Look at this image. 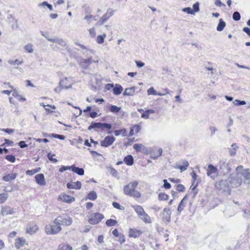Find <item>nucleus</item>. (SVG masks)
<instances>
[{
	"mask_svg": "<svg viewBox=\"0 0 250 250\" xmlns=\"http://www.w3.org/2000/svg\"><path fill=\"white\" fill-rule=\"evenodd\" d=\"M8 198V194L6 193L0 194V204L4 203Z\"/></svg>",
	"mask_w": 250,
	"mask_h": 250,
	"instance_id": "41",
	"label": "nucleus"
},
{
	"mask_svg": "<svg viewBox=\"0 0 250 250\" xmlns=\"http://www.w3.org/2000/svg\"><path fill=\"white\" fill-rule=\"evenodd\" d=\"M15 213V211L13 208H11L9 206H5L2 207L1 210V214L2 215H5L7 214H13Z\"/></svg>",
	"mask_w": 250,
	"mask_h": 250,
	"instance_id": "15",
	"label": "nucleus"
},
{
	"mask_svg": "<svg viewBox=\"0 0 250 250\" xmlns=\"http://www.w3.org/2000/svg\"><path fill=\"white\" fill-rule=\"evenodd\" d=\"M5 159L11 163H14L16 161L15 157L12 154L8 155L5 157Z\"/></svg>",
	"mask_w": 250,
	"mask_h": 250,
	"instance_id": "46",
	"label": "nucleus"
},
{
	"mask_svg": "<svg viewBox=\"0 0 250 250\" xmlns=\"http://www.w3.org/2000/svg\"><path fill=\"white\" fill-rule=\"evenodd\" d=\"M112 127V125L108 123H102V126L101 128V129L104 130V129H107V130H110Z\"/></svg>",
	"mask_w": 250,
	"mask_h": 250,
	"instance_id": "47",
	"label": "nucleus"
},
{
	"mask_svg": "<svg viewBox=\"0 0 250 250\" xmlns=\"http://www.w3.org/2000/svg\"><path fill=\"white\" fill-rule=\"evenodd\" d=\"M243 170V166H239L236 168V173L230 174L228 181L231 187L237 188L242 184Z\"/></svg>",
	"mask_w": 250,
	"mask_h": 250,
	"instance_id": "1",
	"label": "nucleus"
},
{
	"mask_svg": "<svg viewBox=\"0 0 250 250\" xmlns=\"http://www.w3.org/2000/svg\"><path fill=\"white\" fill-rule=\"evenodd\" d=\"M114 134L116 136H118L121 134H122L123 136H125L127 135V131L124 128L122 129L114 131Z\"/></svg>",
	"mask_w": 250,
	"mask_h": 250,
	"instance_id": "35",
	"label": "nucleus"
},
{
	"mask_svg": "<svg viewBox=\"0 0 250 250\" xmlns=\"http://www.w3.org/2000/svg\"><path fill=\"white\" fill-rule=\"evenodd\" d=\"M209 129L210 130V136H213L215 132L217 130V128L214 126H210Z\"/></svg>",
	"mask_w": 250,
	"mask_h": 250,
	"instance_id": "62",
	"label": "nucleus"
},
{
	"mask_svg": "<svg viewBox=\"0 0 250 250\" xmlns=\"http://www.w3.org/2000/svg\"><path fill=\"white\" fill-rule=\"evenodd\" d=\"M105 224L108 227L114 226L117 224V221L112 219H109L106 221Z\"/></svg>",
	"mask_w": 250,
	"mask_h": 250,
	"instance_id": "39",
	"label": "nucleus"
},
{
	"mask_svg": "<svg viewBox=\"0 0 250 250\" xmlns=\"http://www.w3.org/2000/svg\"><path fill=\"white\" fill-rule=\"evenodd\" d=\"M114 12V11L111 9H108L107 12L101 17L103 21L105 22L107 21L113 15Z\"/></svg>",
	"mask_w": 250,
	"mask_h": 250,
	"instance_id": "20",
	"label": "nucleus"
},
{
	"mask_svg": "<svg viewBox=\"0 0 250 250\" xmlns=\"http://www.w3.org/2000/svg\"><path fill=\"white\" fill-rule=\"evenodd\" d=\"M193 9L192 10L194 12V13L199 11V3L198 2H196L193 5Z\"/></svg>",
	"mask_w": 250,
	"mask_h": 250,
	"instance_id": "53",
	"label": "nucleus"
},
{
	"mask_svg": "<svg viewBox=\"0 0 250 250\" xmlns=\"http://www.w3.org/2000/svg\"><path fill=\"white\" fill-rule=\"evenodd\" d=\"M8 63L11 64V65H15V64H17V65H20V64H21L22 63V61H19V60L18 59H16V60L15 61H13V60H9L8 61Z\"/></svg>",
	"mask_w": 250,
	"mask_h": 250,
	"instance_id": "45",
	"label": "nucleus"
},
{
	"mask_svg": "<svg viewBox=\"0 0 250 250\" xmlns=\"http://www.w3.org/2000/svg\"><path fill=\"white\" fill-rule=\"evenodd\" d=\"M96 62L95 60L92 59L91 57H90L86 59H82L80 62V65L83 69H87L90 64Z\"/></svg>",
	"mask_w": 250,
	"mask_h": 250,
	"instance_id": "11",
	"label": "nucleus"
},
{
	"mask_svg": "<svg viewBox=\"0 0 250 250\" xmlns=\"http://www.w3.org/2000/svg\"><path fill=\"white\" fill-rule=\"evenodd\" d=\"M17 174L16 173L8 174L2 177V180L5 182H9L14 180L17 177Z\"/></svg>",
	"mask_w": 250,
	"mask_h": 250,
	"instance_id": "21",
	"label": "nucleus"
},
{
	"mask_svg": "<svg viewBox=\"0 0 250 250\" xmlns=\"http://www.w3.org/2000/svg\"><path fill=\"white\" fill-rule=\"evenodd\" d=\"M55 155V154H53L51 152H49L47 154V158H48V159L51 162L54 163H57L58 162L57 159L53 158V157Z\"/></svg>",
	"mask_w": 250,
	"mask_h": 250,
	"instance_id": "44",
	"label": "nucleus"
},
{
	"mask_svg": "<svg viewBox=\"0 0 250 250\" xmlns=\"http://www.w3.org/2000/svg\"><path fill=\"white\" fill-rule=\"evenodd\" d=\"M144 222L146 223H150L151 219L148 214L145 212L144 214H142V215L139 216Z\"/></svg>",
	"mask_w": 250,
	"mask_h": 250,
	"instance_id": "31",
	"label": "nucleus"
},
{
	"mask_svg": "<svg viewBox=\"0 0 250 250\" xmlns=\"http://www.w3.org/2000/svg\"><path fill=\"white\" fill-rule=\"evenodd\" d=\"M163 182H164L163 187L164 188H165L166 189H169L171 188L170 184L168 183L166 179H164L163 180Z\"/></svg>",
	"mask_w": 250,
	"mask_h": 250,
	"instance_id": "58",
	"label": "nucleus"
},
{
	"mask_svg": "<svg viewBox=\"0 0 250 250\" xmlns=\"http://www.w3.org/2000/svg\"><path fill=\"white\" fill-rule=\"evenodd\" d=\"M142 145L140 144H135L133 146V148L137 151H140Z\"/></svg>",
	"mask_w": 250,
	"mask_h": 250,
	"instance_id": "59",
	"label": "nucleus"
},
{
	"mask_svg": "<svg viewBox=\"0 0 250 250\" xmlns=\"http://www.w3.org/2000/svg\"><path fill=\"white\" fill-rule=\"evenodd\" d=\"M55 222L60 223V225L66 226H70L72 223V219L71 217L63 218L62 216H59L55 219Z\"/></svg>",
	"mask_w": 250,
	"mask_h": 250,
	"instance_id": "6",
	"label": "nucleus"
},
{
	"mask_svg": "<svg viewBox=\"0 0 250 250\" xmlns=\"http://www.w3.org/2000/svg\"><path fill=\"white\" fill-rule=\"evenodd\" d=\"M38 230V227L36 224L29 225L26 229V232L30 234L35 233Z\"/></svg>",
	"mask_w": 250,
	"mask_h": 250,
	"instance_id": "16",
	"label": "nucleus"
},
{
	"mask_svg": "<svg viewBox=\"0 0 250 250\" xmlns=\"http://www.w3.org/2000/svg\"><path fill=\"white\" fill-rule=\"evenodd\" d=\"M25 243V240L23 238H19L18 239L16 240L15 243V247L17 249H20L21 247H23L24 244Z\"/></svg>",
	"mask_w": 250,
	"mask_h": 250,
	"instance_id": "28",
	"label": "nucleus"
},
{
	"mask_svg": "<svg viewBox=\"0 0 250 250\" xmlns=\"http://www.w3.org/2000/svg\"><path fill=\"white\" fill-rule=\"evenodd\" d=\"M141 234L140 230H135L132 229H130L129 230L128 236L129 237L137 238Z\"/></svg>",
	"mask_w": 250,
	"mask_h": 250,
	"instance_id": "25",
	"label": "nucleus"
},
{
	"mask_svg": "<svg viewBox=\"0 0 250 250\" xmlns=\"http://www.w3.org/2000/svg\"><path fill=\"white\" fill-rule=\"evenodd\" d=\"M232 19L235 21H238L241 19V15L238 11H235L233 13Z\"/></svg>",
	"mask_w": 250,
	"mask_h": 250,
	"instance_id": "43",
	"label": "nucleus"
},
{
	"mask_svg": "<svg viewBox=\"0 0 250 250\" xmlns=\"http://www.w3.org/2000/svg\"><path fill=\"white\" fill-rule=\"evenodd\" d=\"M184 12L187 13L188 14L194 15V12L191 9L190 7H186L182 9Z\"/></svg>",
	"mask_w": 250,
	"mask_h": 250,
	"instance_id": "48",
	"label": "nucleus"
},
{
	"mask_svg": "<svg viewBox=\"0 0 250 250\" xmlns=\"http://www.w3.org/2000/svg\"><path fill=\"white\" fill-rule=\"evenodd\" d=\"M51 136H52L54 138H58L60 140H64L65 138V136L62 135H60V134H57L55 133H52L50 135Z\"/></svg>",
	"mask_w": 250,
	"mask_h": 250,
	"instance_id": "54",
	"label": "nucleus"
},
{
	"mask_svg": "<svg viewBox=\"0 0 250 250\" xmlns=\"http://www.w3.org/2000/svg\"><path fill=\"white\" fill-rule=\"evenodd\" d=\"M123 90V87L119 84H116L113 88V93L116 95L120 94Z\"/></svg>",
	"mask_w": 250,
	"mask_h": 250,
	"instance_id": "23",
	"label": "nucleus"
},
{
	"mask_svg": "<svg viewBox=\"0 0 250 250\" xmlns=\"http://www.w3.org/2000/svg\"><path fill=\"white\" fill-rule=\"evenodd\" d=\"M97 198V195L95 191H91L87 195L86 198L90 200H95Z\"/></svg>",
	"mask_w": 250,
	"mask_h": 250,
	"instance_id": "33",
	"label": "nucleus"
},
{
	"mask_svg": "<svg viewBox=\"0 0 250 250\" xmlns=\"http://www.w3.org/2000/svg\"><path fill=\"white\" fill-rule=\"evenodd\" d=\"M104 218V215L99 212L92 213L89 218L88 221L92 225L98 224Z\"/></svg>",
	"mask_w": 250,
	"mask_h": 250,
	"instance_id": "4",
	"label": "nucleus"
},
{
	"mask_svg": "<svg viewBox=\"0 0 250 250\" xmlns=\"http://www.w3.org/2000/svg\"><path fill=\"white\" fill-rule=\"evenodd\" d=\"M226 22L223 20L222 19H220L219 23L216 27V30L218 31H222L226 26Z\"/></svg>",
	"mask_w": 250,
	"mask_h": 250,
	"instance_id": "29",
	"label": "nucleus"
},
{
	"mask_svg": "<svg viewBox=\"0 0 250 250\" xmlns=\"http://www.w3.org/2000/svg\"><path fill=\"white\" fill-rule=\"evenodd\" d=\"M72 166H62L60 169L59 171L60 172H63V171L66 170H72Z\"/></svg>",
	"mask_w": 250,
	"mask_h": 250,
	"instance_id": "55",
	"label": "nucleus"
},
{
	"mask_svg": "<svg viewBox=\"0 0 250 250\" xmlns=\"http://www.w3.org/2000/svg\"><path fill=\"white\" fill-rule=\"evenodd\" d=\"M124 162L128 166H132L134 163V159L131 155H128L124 159Z\"/></svg>",
	"mask_w": 250,
	"mask_h": 250,
	"instance_id": "22",
	"label": "nucleus"
},
{
	"mask_svg": "<svg viewBox=\"0 0 250 250\" xmlns=\"http://www.w3.org/2000/svg\"><path fill=\"white\" fill-rule=\"evenodd\" d=\"M59 198L63 202L69 203H71L75 200V198L74 197H71L66 194L61 195L59 196Z\"/></svg>",
	"mask_w": 250,
	"mask_h": 250,
	"instance_id": "19",
	"label": "nucleus"
},
{
	"mask_svg": "<svg viewBox=\"0 0 250 250\" xmlns=\"http://www.w3.org/2000/svg\"><path fill=\"white\" fill-rule=\"evenodd\" d=\"M216 187L220 190L227 191L229 190V186L227 180H222L216 183Z\"/></svg>",
	"mask_w": 250,
	"mask_h": 250,
	"instance_id": "7",
	"label": "nucleus"
},
{
	"mask_svg": "<svg viewBox=\"0 0 250 250\" xmlns=\"http://www.w3.org/2000/svg\"><path fill=\"white\" fill-rule=\"evenodd\" d=\"M233 104L237 106L241 105H245L246 103L245 101H240L239 100H235L233 102Z\"/></svg>",
	"mask_w": 250,
	"mask_h": 250,
	"instance_id": "51",
	"label": "nucleus"
},
{
	"mask_svg": "<svg viewBox=\"0 0 250 250\" xmlns=\"http://www.w3.org/2000/svg\"><path fill=\"white\" fill-rule=\"evenodd\" d=\"M219 166L224 175L228 174L231 171V168L229 164L225 160L220 161Z\"/></svg>",
	"mask_w": 250,
	"mask_h": 250,
	"instance_id": "5",
	"label": "nucleus"
},
{
	"mask_svg": "<svg viewBox=\"0 0 250 250\" xmlns=\"http://www.w3.org/2000/svg\"><path fill=\"white\" fill-rule=\"evenodd\" d=\"M18 145L21 148H24L27 146V145L26 144L25 142L23 141L19 142Z\"/></svg>",
	"mask_w": 250,
	"mask_h": 250,
	"instance_id": "61",
	"label": "nucleus"
},
{
	"mask_svg": "<svg viewBox=\"0 0 250 250\" xmlns=\"http://www.w3.org/2000/svg\"><path fill=\"white\" fill-rule=\"evenodd\" d=\"M154 113V111L153 110H152V109L146 110L145 112H144L143 113H142V114L141 115V117L142 118L147 119L149 118L150 114H152Z\"/></svg>",
	"mask_w": 250,
	"mask_h": 250,
	"instance_id": "34",
	"label": "nucleus"
},
{
	"mask_svg": "<svg viewBox=\"0 0 250 250\" xmlns=\"http://www.w3.org/2000/svg\"><path fill=\"white\" fill-rule=\"evenodd\" d=\"M171 213L169 208H165L163 211L162 220L166 223H169L170 221Z\"/></svg>",
	"mask_w": 250,
	"mask_h": 250,
	"instance_id": "12",
	"label": "nucleus"
},
{
	"mask_svg": "<svg viewBox=\"0 0 250 250\" xmlns=\"http://www.w3.org/2000/svg\"><path fill=\"white\" fill-rule=\"evenodd\" d=\"M138 185L137 181H134L125 186L124 190L125 194L136 198L140 197L141 193L136 190Z\"/></svg>",
	"mask_w": 250,
	"mask_h": 250,
	"instance_id": "2",
	"label": "nucleus"
},
{
	"mask_svg": "<svg viewBox=\"0 0 250 250\" xmlns=\"http://www.w3.org/2000/svg\"><path fill=\"white\" fill-rule=\"evenodd\" d=\"M231 148H229V154L231 156H234L236 154V150L238 148L236 143H233Z\"/></svg>",
	"mask_w": 250,
	"mask_h": 250,
	"instance_id": "30",
	"label": "nucleus"
},
{
	"mask_svg": "<svg viewBox=\"0 0 250 250\" xmlns=\"http://www.w3.org/2000/svg\"><path fill=\"white\" fill-rule=\"evenodd\" d=\"M58 250H72V247L68 244H62L59 246Z\"/></svg>",
	"mask_w": 250,
	"mask_h": 250,
	"instance_id": "36",
	"label": "nucleus"
},
{
	"mask_svg": "<svg viewBox=\"0 0 250 250\" xmlns=\"http://www.w3.org/2000/svg\"><path fill=\"white\" fill-rule=\"evenodd\" d=\"M107 108L108 111L115 114L118 113L121 109V107H118L111 104H108Z\"/></svg>",
	"mask_w": 250,
	"mask_h": 250,
	"instance_id": "17",
	"label": "nucleus"
},
{
	"mask_svg": "<svg viewBox=\"0 0 250 250\" xmlns=\"http://www.w3.org/2000/svg\"><path fill=\"white\" fill-rule=\"evenodd\" d=\"M243 31L250 37V28L247 27H244Z\"/></svg>",
	"mask_w": 250,
	"mask_h": 250,
	"instance_id": "64",
	"label": "nucleus"
},
{
	"mask_svg": "<svg viewBox=\"0 0 250 250\" xmlns=\"http://www.w3.org/2000/svg\"><path fill=\"white\" fill-rule=\"evenodd\" d=\"M89 32L91 37H94L96 35L95 29L94 28H92L89 30Z\"/></svg>",
	"mask_w": 250,
	"mask_h": 250,
	"instance_id": "63",
	"label": "nucleus"
},
{
	"mask_svg": "<svg viewBox=\"0 0 250 250\" xmlns=\"http://www.w3.org/2000/svg\"><path fill=\"white\" fill-rule=\"evenodd\" d=\"M118 237H119V239L117 241L119 242L121 244L125 242V236L123 234L120 233Z\"/></svg>",
	"mask_w": 250,
	"mask_h": 250,
	"instance_id": "50",
	"label": "nucleus"
},
{
	"mask_svg": "<svg viewBox=\"0 0 250 250\" xmlns=\"http://www.w3.org/2000/svg\"><path fill=\"white\" fill-rule=\"evenodd\" d=\"M147 92L148 95H155L157 94V92L154 90V89L153 87H150L149 89H148Z\"/></svg>",
	"mask_w": 250,
	"mask_h": 250,
	"instance_id": "57",
	"label": "nucleus"
},
{
	"mask_svg": "<svg viewBox=\"0 0 250 250\" xmlns=\"http://www.w3.org/2000/svg\"><path fill=\"white\" fill-rule=\"evenodd\" d=\"M176 190L179 192H184L185 190V188L183 185L178 184L176 186Z\"/></svg>",
	"mask_w": 250,
	"mask_h": 250,
	"instance_id": "56",
	"label": "nucleus"
},
{
	"mask_svg": "<svg viewBox=\"0 0 250 250\" xmlns=\"http://www.w3.org/2000/svg\"><path fill=\"white\" fill-rule=\"evenodd\" d=\"M33 45L31 43H28L25 46V49L29 53L33 52Z\"/></svg>",
	"mask_w": 250,
	"mask_h": 250,
	"instance_id": "49",
	"label": "nucleus"
},
{
	"mask_svg": "<svg viewBox=\"0 0 250 250\" xmlns=\"http://www.w3.org/2000/svg\"><path fill=\"white\" fill-rule=\"evenodd\" d=\"M168 195L165 193L161 192L158 195V199L161 201H166L168 198Z\"/></svg>",
	"mask_w": 250,
	"mask_h": 250,
	"instance_id": "38",
	"label": "nucleus"
},
{
	"mask_svg": "<svg viewBox=\"0 0 250 250\" xmlns=\"http://www.w3.org/2000/svg\"><path fill=\"white\" fill-rule=\"evenodd\" d=\"M106 35L105 34H104L103 35H98L97 37V42L99 44H102L104 43V40L105 38Z\"/></svg>",
	"mask_w": 250,
	"mask_h": 250,
	"instance_id": "40",
	"label": "nucleus"
},
{
	"mask_svg": "<svg viewBox=\"0 0 250 250\" xmlns=\"http://www.w3.org/2000/svg\"><path fill=\"white\" fill-rule=\"evenodd\" d=\"M108 171L114 177H117L118 175V172L117 171L112 167H109L108 168Z\"/></svg>",
	"mask_w": 250,
	"mask_h": 250,
	"instance_id": "42",
	"label": "nucleus"
},
{
	"mask_svg": "<svg viewBox=\"0 0 250 250\" xmlns=\"http://www.w3.org/2000/svg\"><path fill=\"white\" fill-rule=\"evenodd\" d=\"M67 79L65 78L62 80L59 83L60 86L62 88L68 89L71 87V85H67Z\"/></svg>",
	"mask_w": 250,
	"mask_h": 250,
	"instance_id": "32",
	"label": "nucleus"
},
{
	"mask_svg": "<svg viewBox=\"0 0 250 250\" xmlns=\"http://www.w3.org/2000/svg\"><path fill=\"white\" fill-rule=\"evenodd\" d=\"M1 131L6 132L9 134H11L14 132V129H10V128H3L1 129Z\"/></svg>",
	"mask_w": 250,
	"mask_h": 250,
	"instance_id": "60",
	"label": "nucleus"
},
{
	"mask_svg": "<svg viewBox=\"0 0 250 250\" xmlns=\"http://www.w3.org/2000/svg\"><path fill=\"white\" fill-rule=\"evenodd\" d=\"M45 38L49 42L58 43L62 46H66V42L63 39L55 37L54 38H50L49 37H45Z\"/></svg>",
	"mask_w": 250,
	"mask_h": 250,
	"instance_id": "10",
	"label": "nucleus"
},
{
	"mask_svg": "<svg viewBox=\"0 0 250 250\" xmlns=\"http://www.w3.org/2000/svg\"><path fill=\"white\" fill-rule=\"evenodd\" d=\"M41 170L40 167H37L35 169H32V170H27L26 171V174L28 175H32L38 172H39Z\"/></svg>",
	"mask_w": 250,
	"mask_h": 250,
	"instance_id": "37",
	"label": "nucleus"
},
{
	"mask_svg": "<svg viewBox=\"0 0 250 250\" xmlns=\"http://www.w3.org/2000/svg\"><path fill=\"white\" fill-rule=\"evenodd\" d=\"M72 171L80 176L84 175V170L83 168L76 167L75 166V165H72Z\"/></svg>",
	"mask_w": 250,
	"mask_h": 250,
	"instance_id": "24",
	"label": "nucleus"
},
{
	"mask_svg": "<svg viewBox=\"0 0 250 250\" xmlns=\"http://www.w3.org/2000/svg\"><path fill=\"white\" fill-rule=\"evenodd\" d=\"M135 87H131L129 88H127L125 89V91L123 92V95L124 96H132L135 93Z\"/></svg>",
	"mask_w": 250,
	"mask_h": 250,
	"instance_id": "27",
	"label": "nucleus"
},
{
	"mask_svg": "<svg viewBox=\"0 0 250 250\" xmlns=\"http://www.w3.org/2000/svg\"><path fill=\"white\" fill-rule=\"evenodd\" d=\"M133 208L139 216L142 215V214H144L145 212L143 208L141 206L136 205L133 206Z\"/></svg>",
	"mask_w": 250,
	"mask_h": 250,
	"instance_id": "26",
	"label": "nucleus"
},
{
	"mask_svg": "<svg viewBox=\"0 0 250 250\" xmlns=\"http://www.w3.org/2000/svg\"><path fill=\"white\" fill-rule=\"evenodd\" d=\"M93 122V125L94 126V129H101L102 126V123L100 122Z\"/></svg>",
	"mask_w": 250,
	"mask_h": 250,
	"instance_id": "52",
	"label": "nucleus"
},
{
	"mask_svg": "<svg viewBox=\"0 0 250 250\" xmlns=\"http://www.w3.org/2000/svg\"><path fill=\"white\" fill-rule=\"evenodd\" d=\"M207 175L214 179L217 174V168L211 164L208 166L207 169Z\"/></svg>",
	"mask_w": 250,
	"mask_h": 250,
	"instance_id": "9",
	"label": "nucleus"
},
{
	"mask_svg": "<svg viewBox=\"0 0 250 250\" xmlns=\"http://www.w3.org/2000/svg\"><path fill=\"white\" fill-rule=\"evenodd\" d=\"M62 230L60 223L55 222V219L52 225L47 226L45 228V231L48 234H54L58 233Z\"/></svg>",
	"mask_w": 250,
	"mask_h": 250,
	"instance_id": "3",
	"label": "nucleus"
},
{
	"mask_svg": "<svg viewBox=\"0 0 250 250\" xmlns=\"http://www.w3.org/2000/svg\"><path fill=\"white\" fill-rule=\"evenodd\" d=\"M115 141V138L113 136H106L104 139L101 141V145L104 147H108L111 145Z\"/></svg>",
	"mask_w": 250,
	"mask_h": 250,
	"instance_id": "8",
	"label": "nucleus"
},
{
	"mask_svg": "<svg viewBox=\"0 0 250 250\" xmlns=\"http://www.w3.org/2000/svg\"><path fill=\"white\" fill-rule=\"evenodd\" d=\"M69 189H80L81 188V183L80 181H77L74 183H68L66 185Z\"/></svg>",
	"mask_w": 250,
	"mask_h": 250,
	"instance_id": "18",
	"label": "nucleus"
},
{
	"mask_svg": "<svg viewBox=\"0 0 250 250\" xmlns=\"http://www.w3.org/2000/svg\"><path fill=\"white\" fill-rule=\"evenodd\" d=\"M244 183L250 185V169H244L243 170Z\"/></svg>",
	"mask_w": 250,
	"mask_h": 250,
	"instance_id": "14",
	"label": "nucleus"
},
{
	"mask_svg": "<svg viewBox=\"0 0 250 250\" xmlns=\"http://www.w3.org/2000/svg\"><path fill=\"white\" fill-rule=\"evenodd\" d=\"M36 183L40 186H44L46 184L44 175L42 173H40L35 176Z\"/></svg>",
	"mask_w": 250,
	"mask_h": 250,
	"instance_id": "13",
	"label": "nucleus"
}]
</instances>
